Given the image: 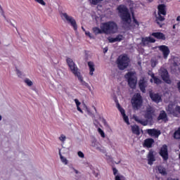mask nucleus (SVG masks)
Instances as JSON below:
<instances>
[{
	"mask_svg": "<svg viewBox=\"0 0 180 180\" xmlns=\"http://www.w3.org/2000/svg\"><path fill=\"white\" fill-rule=\"evenodd\" d=\"M117 10L120 12V15L122 20L128 27L131 26L130 23H131V18L130 17V13H129V10L125 6H120L117 8Z\"/></svg>",
	"mask_w": 180,
	"mask_h": 180,
	"instance_id": "nucleus-1",
	"label": "nucleus"
},
{
	"mask_svg": "<svg viewBox=\"0 0 180 180\" xmlns=\"http://www.w3.org/2000/svg\"><path fill=\"white\" fill-rule=\"evenodd\" d=\"M104 34H113L117 32V24L115 22L109 21L101 23Z\"/></svg>",
	"mask_w": 180,
	"mask_h": 180,
	"instance_id": "nucleus-2",
	"label": "nucleus"
},
{
	"mask_svg": "<svg viewBox=\"0 0 180 180\" xmlns=\"http://www.w3.org/2000/svg\"><path fill=\"white\" fill-rule=\"evenodd\" d=\"M130 63V58L126 54H122L117 58V65L119 70H126L129 67Z\"/></svg>",
	"mask_w": 180,
	"mask_h": 180,
	"instance_id": "nucleus-3",
	"label": "nucleus"
},
{
	"mask_svg": "<svg viewBox=\"0 0 180 180\" xmlns=\"http://www.w3.org/2000/svg\"><path fill=\"white\" fill-rule=\"evenodd\" d=\"M66 63L69 67L70 70L73 73L75 77H78L79 75H81V72H79L78 66H77L75 62H74L71 58H68L66 59Z\"/></svg>",
	"mask_w": 180,
	"mask_h": 180,
	"instance_id": "nucleus-4",
	"label": "nucleus"
},
{
	"mask_svg": "<svg viewBox=\"0 0 180 180\" xmlns=\"http://www.w3.org/2000/svg\"><path fill=\"white\" fill-rule=\"evenodd\" d=\"M125 78L127 79L130 88L134 89V88H136V85L137 84V77H136V73L129 72L125 75Z\"/></svg>",
	"mask_w": 180,
	"mask_h": 180,
	"instance_id": "nucleus-5",
	"label": "nucleus"
},
{
	"mask_svg": "<svg viewBox=\"0 0 180 180\" xmlns=\"http://www.w3.org/2000/svg\"><path fill=\"white\" fill-rule=\"evenodd\" d=\"M131 103L134 110H139L143 105V98H141V95H140V94H135L131 100Z\"/></svg>",
	"mask_w": 180,
	"mask_h": 180,
	"instance_id": "nucleus-6",
	"label": "nucleus"
},
{
	"mask_svg": "<svg viewBox=\"0 0 180 180\" xmlns=\"http://www.w3.org/2000/svg\"><path fill=\"white\" fill-rule=\"evenodd\" d=\"M158 16L156 17V22L158 25H161L160 22H164L165 20V18L162 16L161 15H163L165 16L167 15V11H165V5L164 4H160L158 7Z\"/></svg>",
	"mask_w": 180,
	"mask_h": 180,
	"instance_id": "nucleus-7",
	"label": "nucleus"
},
{
	"mask_svg": "<svg viewBox=\"0 0 180 180\" xmlns=\"http://www.w3.org/2000/svg\"><path fill=\"white\" fill-rule=\"evenodd\" d=\"M91 146L93 147V148H95L97 151H99L100 153H102L103 154H106V149L105 147L102 146L99 141H98V139L95 137L91 138Z\"/></svg>",
	"mask_w": 180,
	"mask_h": 180,
	"instance_id": "nucleus-8",
	"label": "nucleus"
},
{
	"mask_svg": "<svg viewBox=\"0 0 180 180\" xmlns=\"http://www.w3.org/2000/svg\"><path fill=\"white\" fill-rule=\"evenodd\" d=\"M61 18L63 20L67 22V23H69V25H71V26H72L75 30H77V22L75 21V19L72 18V16H70L67 13H62Z\"/></svg>",
	"mask_w": 180,
	"mask_h": 180,
	"instance_id": "nucleus-9",
	"label": "nucleus"
},
{
	"mask_svg": "<svg viewBox=\"0 0 180 180\" xmlns=\"http://www.w3.org/2000/svg\"><path fill=\"white\" fill-rule=\"evenodd\" d=\"M166 110L169 115H173V116L177 117L180 115V106L175 105V104H169Z\"/></svg>",
	"mask_w": 180,
	"mask_h": 180,
	"instance_id": "nucleus-10",
	"label": "nucleus"
},
{
	"mask_svg": "<svg viewBox=\"0 0 180 180\" xmlns=\"http://www.w3.org/2000/svg\"><path fill=\"white\" fill-rule=\"evenodd\" d=\"M159 72H160V77L162 78L165 82H167V84H171V80L169 79V77L168 76V71L166 70L165 68H160Z\"/></svg>",
	"mask_w": 180,
	"mask_h": 180,
	"instance_id": "nucleus-11",
	"label": "nucleus"
},
{
	"mask_svg": "<svg viewBox=\"0 0 180 180\" xmlns=\"http://www.w3.org/2000/svg\"><path fill=\"white\" fill-rule=\"evenodd\" d=\"M115 103H116V106L117 109L120 110L125 123H127V124H130V123L129 122V117H127L126 115V113H124V109L122 108V107L120 106V104H119V101L115 100Z\"/></svg>",
	"mask_w": 180,
	"mask_h": 180,
	"instance_id": "nucleus-12",
	"label": "nucleus"
},
{
	"mask_svg": "<svg viewBox=\"0 0 180 180\" xmlns=\"http://www.w3.org/2000/svg\"><path fill=\"white\" fill-rule=\"evenodd\" d=\"M158 49L160 50V51L162 53L164 58H168V56H169L170 53L169 48H168V46L165 45H162L158 46Z\"/></svg>",
	"mask_w": 180,
	"mask_h": 180,
	"instance_id": "nucleus-13",
	"label": "nucleus"
},
{
	"mask_svg": "<svg viewBox=\"0 0 180 180\" xmlns=\"http://www.w3.org/2000/svg\"><path fill=\"white\" fill-rule=\"evenodd\" d=\"M160 155H161L164 161H167L168 160V148L167 145H163L160 148Z\"/></svg>",
	"mask_w": 180,
	"mask_h": 180,
	"instance_id": "nucleus-14",
	"label": "nucleus"
},
{
	"mask_svg": "<svg viewBox=\"0 0 180 180\" xmlns=\"http://www.w3.org/2000/svg\"><path fill=\"white\" fill-rule=\"evenodd\" d=\"M146 131L152 137H158L161 134V131L155 129H147Z\"/></svg>",
	"mask_w": 180,
	"mask_h": 180,
	"instance_id": "nucleus-15",
	"label": "nucleus"
},
{
	"mask_svg": "<svg viewBox=\"0 0 180 180\" xmlns=\"http://www.w3.org/2000/svg\"><path fill=\"white\" fill-rule=\"evenodd\" d=\"M77 77L78 78V80L79 81L80 84L83 85V86H85L89 90L91 91V86H89V84L86 83V82L84 81V77H82V75H81V73L80 75L77 76Z\"/></svg>",
	"mask_w": 180,
	"mask_h": 180,
	"instance_id": "nucleus-16",
	"label": "nucleus"
},
{
	"mask_svg": "<svg viewBox=\"0 0 180 180\" xmlns=\"http://www.w3.org/2000/svg\"><path fill=\"white\" fill-rule=\"evenodd\" d=\"M150 97L153 101V102H155L156 103H160L161 102V96H159L158 94H150Z\"/></svg>",
	"mask_w": 180,
	"mask_h": 180,
	"instance_id": "nucleus-17",
	"label": "nucleus"
},
{
	"mask_svg": "<svg viewBox=\"0 0 180 180\" xmlns=\"http://www.w3.org/2000/svg\"><path fill=\"white\" fill-rule=\"evenodd\" d=\"M142 43L143 46H148L149 43H155V39L151 37H145L142 39Z\"/></svg>",
	"mask_w": 180,
	"mask_h": 180,
	"instance_id": "nucleus-18",
	"label": "nucleus"
},
{
	"mask_svg": "<svg viewBox=\"0 0 180 180\" xmlns=\"http://www.w3.org/2000/svg\"><path fill=\"white\" fill-rule=\"evenodd\" d=\"M148 164L149 165H153V162H154V161H155V158L154 157V152L150 150L149 153H148Z\"/></svg>",
	"mask_w": 180,
	"mask_h": 180,
	"instance_id": "nucleus-19",
	"label": "nucleus"
},
{
	"mask_svg": "<svg viewBox=\"0 0 180 180\" xmlns=\"http://www.w3.org/2000/svg\"><path fill=\"white\" fill-rule=\"evenodd\" d=\"M139 88L143 94L146 93V88H147V82L144 80V79L139 81Z\"/></svg>",
	"mask_w": 180,
	"mask_h": 180,
	"instance_id": "nucleus-20",
	"label": "nucleus"
},
{
	"mask_svg": "<svg viewBox=\"0 0 180 180\" xmlns=\"http://www.w3.org/2000/svg\"><path fill=\"white\" fill-rule=\"evenodd\" d=\"M152 36L156 39H158L159 40H165L166 39L165 34H162V32H153Z\"/></svg>",
	"mask_w": 180,
	"mask_h": 180,
	"instance_id": "nucleus-21",
	"label": "nucleus"
},
{
	"mask_svg": "<svg viewBox=\"0 0 180 180\" xmlns=\"http://www.w3.org/2000/svg\"><path fill=\"white\" fill-rule=\"evenodd\" d=\"M158 119V120H163V122H168V117L167 116V113L165 112V111H160Z\"/></svg>",
	"mask_w": 180,
	"mask_h": 180,
	"instance_id": "nucleus-22",
	"label": "nucleus"
},
{
	"mask_svg": "<svg viewBox=\"0 0 180 180\" xmlns=\"http://www.w3.org/2000/svg\"><path fill=\"white\" fill-rule=\"evenodd\" d=\"M93 32L96 34H103V33H105V31H103V28L102 24H101L100 28L96 27H94L93 28Z\"/></svg>",
	"mask_w": 180,
	"mask_h": 180,
	"instance_id": "nucleus-23",
	"label": "nucleus"
},
{
	"mask_svg": "<svg viewBox=\"0 0 180 180\" xmlns=\"http://www.w3.org/2000/svg\"><path fill=\"white\" fill-rule=\"evenodd\" d=\"M153 144H154V139H148L144 141V146L148 148H151L153 147Z\"/></svg>",
	"mask_w": 180,
	"mask_h": 180,
	"instance_id": "nucleus-24",
	"label": "nucleus"
},
{
	"mask_svg": "<svg viewBox=\"0 0 180 180\" xmlns=\"http://www.w3.org/2000/svg\"><path fill=\"white\" fill-rule=\"evenodd\" d=\"M88 66L89 68V75H94L95 71V64L93 62H88Z\"/></svg>",
	"mask_w": 180,
	"mask_h": 180,
	"instance_id": "nucleus-25",
	"label": "nucleus"
},
{
	"mask_svg": "<svg viewBox=\"0 0 180 180\" xmlns=\"http://www.w3.org/2000/svg\"><path fill=\"white\" fill-rule=\"evenodd\" d=\"M149 75H150L151 79H150V82H153V80L155 84H157V85L161 84V80L155 77H154V74L153 73H148Z\"/></svg>",
	"mask_w": 180,
	"mask_h": 180,
	"instance_id": "nucleus-26",
	"label": "nucleus"
},
{
	"mask_svg": "<svg viewBox=\"0 0 180 180\" xmlns=\"http://www.w3.org/2000/svg\"><path fill=\"white\" fill-rule=\"evenodd\" d=\"M131 130L134 134H136V136L140 135V128L139 127V126L137 125L131 126Z\"/></svg>",
	"mask_w": 180,
	"mask_h": 180,
	"instance_id": "nucleus-27",
	"label": "nucleus"
},
{
	"mask_svg": "<svg viewBox=\"0 0 180 180\" xmlns=\"http://www.w3.org/2000/svg\"><path fill=\"white\" fill-rule=\"evenodd\" d=\"M134 119L136 122H137L138 123H140L143 126H147V124H148L147 121L140 120V118H139V117H137L136 115L134 116Z\"/></svg>",
	"mask_w": 180,
	"mask_h": 180,
	"instance_id": "nucleus-28",
	"label": "nucleus"
},
{
	"mask_svg": "<svg viewBox=\"0 0 180 180\" xmlns=\"http://www.w3.org/2000/svg\"><path fill=\"white\" fill-rule=\"evenodd\" d=\"M70 174H72L73 175L78 176V175H79V174H81L79 172V171H78L77 169H75V167L70 166Z\"/></svg>",
	"mask_w": 180,
	"mask_h": 180,
	"instance_id": "nucleus-29",
	"label": "nucleus"
},
{
	"mask_svg": "<svg viewBox=\"0 0 180 180\" xmlns=\"http://www.w3.org/2000/svg\"><path fill=\"white\" fill-rule=\"evenodd\" d=\"M59 155H60L61 162H63V164H64L65 165H67L68 164V160H67V158L65 157H64V156H63V155H61L60 150H59Z\"/></svg>",
	"mask_w": 180,
	"mask_h": 180,
	"instance_id": "nucleus-30",
	"label": "nucleus"
},
{
	"mask_svg": "<svg viewBox=\"0 0 180 180\" xmlns=\"http://www.w3.org/2000/svg\"><path fill=\"white\" fill-rule=\"evenodd\" d=\"M158 171L161 175H167V169L162 166L158 167Z\"/></svg>",
	"mask_w": 180,
	"mask_h": 180,
	"instance_id": "nucleus-31",
	"label": "nucleus"
},
{
	"mask_svg": "<svg viewBox=\"0 0 180 180\" xmlns=\"http://www.w3.org/2000/svg\"><path fill=\"white\" fill-rule=\"evenodd\" d=\"M174 137L176 140H180V127L176 131H174Z\"/></svg>",
	"mask_w": 180,
	"mask_h": 180,
	"instance_id": "nucleus-32",
	"label": "nucleus"
},
{
	"mask_svg": "<svg viewBox=\"0 0 180 180\" xmlns=\"http://www.w3.org/2000/svg\"><path fill=\"white\" fill-rule=\"evenodd\" d=\"M75 102L76 103V106H77V109L79 112H80L81 113H84V112L82 111V110H81V108H79V105H81V102H79V101H78V99H75Z\"/></svg>",
	"mask_w": 180,
	"mask_h": 180,
	"instance_id": "nucleus-33",
	"label": "nucleus"
},
{
	"mask_svg": "<svg viewBox=\"0 0 180 180\" xmlns=\"http://www.w3.org/2000/svg\"><path fill=\"white\" fill-rule=\"evenodd\" d=\"M91 5L96 6L98 4H101L103 2V0H89Z\"/></svg>",
	"mask_w": 180,
	"mask_h": 180,
	"instance_id": "nucleus-34",
	"label": "nucleus"
},
{
	"mask_svg": "<svg viewBox=\"0 0 180 180\" xmlns=\"http://www.w3.org/2000/svg\"><path fill=\"white\" fill-rule=\"evenodd\" d=\"M151 115H153V110L150 108L149 110H147V113L145 116L147 119H151Z\"/></svg>",
	"mask_w": 180,
	"mask_h": 180,
	"instance_id": "nucleus-35",
	"label": "nucleus"
},
{
	"mask_svg": "<svg viewBox=\"0 0 180 180\" xmlns=\"http://www.w3.org/2000/svg\"><path fill=\"white\" fill-rule=\"evenodd\" d=\"M25 82L28 86H32L33 85V82L29 79H25Z\"/></svg>",
	"mask_w": 180,
	"mask_h": 180,
	"instance_id": "nucleus-36",
	"label": "nucleus"
},
{
	"mask_svg": "<svg viewBox=\"0 0 180 180\" xmlns=\"http://www.w3.org/2000/svg\"><path fill=\"white\" fill-rule=\"evenodd\" d=\"M98 132L100 134V135L103 139H105V132L103 131V130H102V129L98 128Z\"/></svg>",
	"mask_w": 180,
	"mask_h": 180,
	"instance_id": "nucleus-37",
	"label": "nucleus"
},
{
	"mask_svg": "<svg viewBox=\"0 0 180 180\" xmlns=\"http://www.w3.org/2000/svg\"><path fill=\"white\" fill-rule=\"evenodd\" d=\"M115 180H126V178L123 175L118 174V176L115 177Z\"/></svg>",
	"mask_w": 180,
	"mask_h": 180,
	"instance_id": "nucleus-38",
	"label": "nucleus"
},
{
	"mask_svg": "<svg viewBox=\"0 0 180 180\" xmlns=\"http://www.w3.org/2000/svg\"><path fill=\"white\" fill-rule=\"evenodd\" d=\"M112 172H113V175L115 176V177L118 176V175H120L119 174V170H117V169H116L115 167L112 168Z\"/></svg>",
	"mask_w": 180,
	"mask_h": 180,
	"instance_id": "nucleus-39",
	"label": "nucleus"
},
{
	"mask_svg": "<svg viewBox=\"0 0 180 180\" xmlns=\"http://www.w3.org/2000/svg\"><path fill=\"white\" fill-rule=\"evenodd\" d=\"M34 1L35 2H37V4L42 5V6H46V2H44V0H34Z\"/></svg>",
	"mask_w": 180,
	"mask_h": 180,
	"instance_id": "nucleus-40",
	"label": "nucleus"
},
{
	"mask_svg": "<svg viewBox=\"0 0 180 180\" xmlns=\"http://www.w3.org/2000/svg\"><path fill=\"white\" fill-rule=\"evenodd\" d=\"M77 155L79 157V158H85V155L84 153H82V151L77 152Z\"/></svg>",
	"mask_w": 180,
	"mask_h": 180,
	"instance_id": "nucleus-41",
	"label": "nucleus"
},
{
	"mask_svg": "<svg viewBox=\"0 0 180 180\" xmlns=\"http://www.w3.org/2000/svg\"><path fill=\"white\" fill-rule=\"evenodd\" d=\"M124 37H122V35H118L115 37V40L116 41H122V40H123Z\"/></svg>",
	"mask_w": 180,
	"mask_h": 180,
	"instance_id": "nucleus-42",
	"label": "nucleus"
},
{
	"mask_svg": "<svg viewBox=\"0 0 180 180\" xmlns=\"http://www.w3.org/2000/svg\"><path fill=\"white\" fill-rule=\"evenodd\" d=\"M66 139H67V137H65V136L63 135V134L60 135V136L59 137V140L60 141H62V143H64V141H65Z\"/></svg>",
	"mask_w": 180,
	"mask_h": 180,
	"instance_id": "nucleus-43",
	"label": "nucleus"
},
{
	"mask_svg": "<svg viewBox=\"0 0 180 180\" xmlns=\"http://www.w3.org/2000/svg\"><path fill=\"white\" fill-rule=\"evenodd\" d=\"M84 33H85L86 36H88L89 37V39H94V36H92L91 32H89V31H85Z\"/></svg>",
	"mask_w": 180,
	"mask_h": 180,
	"instance_id": "nucleus-44",
	"label": "nucleus"
},
{
	"mask_svg": "<svg viewBox=\"0 0 180 180\" xmlns=\"http://www.w3.org/2000/svg\"><path fill=\"white\" fill-rule=\"evenodd\" d=\"M108 41L110 43H115V41H117L116 38H112V37H109Z\"/></svg>",
	"mask_w": 180,
	"mask_h": 180,
	"instance_id": "nucleus-45",
	"label": "nucleus"
},
{
	"mask_svg": "<svg viewBox=\"0 0 180 180\" xmlns=\"http://www.w3.org/2000/svg\"><path fill=\"white\" fill-rule=\"evenodd\" d=\"M86 112L89 115V116H92V117L94 116V114H92V112H91V110L86 108Z\"/></svg>",
	"mask_w": 180,
	"mask_h": 180,
	"instance_id": "nucleus-46",
	"label": "nucleus"
},
{
	"mask_svg": "<svg viewBox=\"0 0 180 180\" xmlns=\"http://www.w3.org/2000/svg\"><path fill=\"white\" fill-rule=\"evenodd\" d=\"M0 13L1 15H2V16H4V18H6L5 13H4V9L2 8V6H1V4H0Z\"/></svg>",
	"mask_w": 180,
	"mask_h": 180,
	"instance_id": "nucleus-47",
	"label": "nucleus"
},
{
	"mask_svg": "<svg viewBox=\"0 0 180 180\" xmlns=\"http://www.w3.org/2000/svg\"><path fill=\"white\" fill-rule=\"evenodd\" d=\"M172 70H175V71H178V70H179V67L178 66V65H176V63H175L174 65L172 67Z\"/></svg>",
	"mask_w": 180,
	"mask_h": 180,
	"instance_id": "nucleus-48",
	"label": "nucleus"
},
{
	"mask_svg": "<svg viewBox=\"0 0 180 180\" xmlns=\"http://www.w3.org/2000/svg\"><path fill=\"white\" fill-rule=\"evenodd\" d=\"M133 23L134 24L135 27H139V22H137V20H134Z\"/></svg>",
	"mask_w": 180,
	"mask_h": 180,
	"instance_id": "nucleus-49",
	"label": "nucleus"
},
{
	"mask_svg": "<svg viewBox=\"0 0 180 180\" xmlns=\"http://www.w3.org/2000/svg\"><path fill=\"white\" fill-rule=\"evenodd\" d=\"M151 65H152V67H155V65H157V61L152 60Z\"/></svg>",
	"mask_w": 180,
	"mask_h": 180,
	"instance_id": "nucleus-50",
	"label": "nucleus"
},
{
	"mask_svg": "<svg viewBox=\"0 0 180 180\" xmlns=\"http://www.w3.org/2000/svg\"><path fill=\"white\" fill-rule=\"evenodd\" d=\"M103 53H108V47H105V48L103 49Z\"/></svg>",
	"mask_w": 180,
	"mask_h": 180,
	"instance_id": "nucleus-51",
	"label": "nucleus"
},
{
	"mask_svg": "<svg viewBox=\"0 0 180 180\" xmlns=\"http://www.w3.org/2000/svg\"><path fill=\"white\" fill-rule=\"evenodd\" d=\"M17 75H18V77H21V76H22V72H20V71H18Z\"/></svg>",
	"mask_w": 180,
	"mask_h": 180,
	"instance_id": "nucleus-52",
	"label": "nucleus"
},
{
	"mask_svg": "<svg viewBox=\"0 0 180 180\" xmlns=\"http://www.w3.org/2000/svg\"><path fill=\"white\" fill-rule=\"evenodd\" d=\"M51 86L54 88V89H57V86L56 84H51Z\"/></svg>",
	"mask_w": 180,
	"mask_h": 180,
	"instance_id": "nucleus-53",
	"label": "nucleus"
},
{
	"mask_svg": "<svg viewBox=\"0 0 180 180\" xmlns=\"http://www.w3.org/2000/svg\"><path fill=\"white\" fill-rule=\"evenodd\" d=\"M177 22H180V15L176 18Z\"/></svg>",
	"mask_w": 180,
	"mask_h": 180,
	"instance_id": "nucleus-54",
	"label": "nucleus"
},
{
	"mask_svg": "<svg viewBox=\"0 0 180 180\" xmlns=\"http://www.w3.org/2000/svg\"><path fill=\"white\" fill-rule=\"evenodd\" d=\"M82 30H83V32H84V33L85 32H86V30H85V28H84V27H82Z\"/></svg>",
	"mask_w": 180,
	"mask_h": 180,
	"instance_id": "nucleus-55",
	"label": "nucleus"
},
{
	"mask_svg": "<svg viewBox=\"0 0 180 180\" xmlns=\"http://www.w3.org/2000/svg\"><path fill=\"white\" fill-rule=\"evenodd\" d=\"M1 120H2V116L1 115H0V122H1Z\"/></svg>",
	"mask_w": 180,
	"mask_h": 180,
	"instance_id": "nucleus-56",
	"label": "nucleus"
},
{
	"mask_svg": "<svg viewBox=\"0 0 180 180\" xmlns=\"http://www.w3.org/2000/svg\"><path fill=\"white\" fill-rule=\"evenodd\" d=\"M173 29H175V25L173 26Z\"/></svg>",
	"mask_w": 180,
	"mask_h": 180,
	"instance_id": "nucleus-57",
	"label": "nucleus"
},
{
	"mask_svg": "<svg viewBox=\"0 0 180 180\" xmlns=\"http://www.w3.org/2000/svg\"><path fill=\"white\" fill-rule=\"evenodd\" d=\"M0 44H2V42H1V41H0Z\"/></svg>",
	"mask_w": 180,
	"mask_h": 180,
	"instance_id": "nucleus-58",
	"label": "nucleus"
},
{
	"mask_svg": "<svg viewBox=\"0 0 180 180\" xmlns=\"http://www.w3.org/2000/svg\"><path fill=\"white\" fill-rule=\"evenodd\" d=\"M94 110H96V108H94Z\"/></svg>",
	"mask_w": 180,
	"mask_h": 180,
	"instance_id": "nucleus-59",
	"label": "nucleus"
},
{
	"mask_svg": "<svg viewBox=\"0 0 180 180\" xmlns=\"http://www.w3.org/2000/svg\"><path fill=\"white\" fill-rule=\"evenodd\" d=\"M7 22H9V20H7Z\"/></svg>",
	"mask_w": 180,
	"mask_h": 180,
	"instance_id": "nucleus-60",
	"label": "nucleus"
}]
</instances>
